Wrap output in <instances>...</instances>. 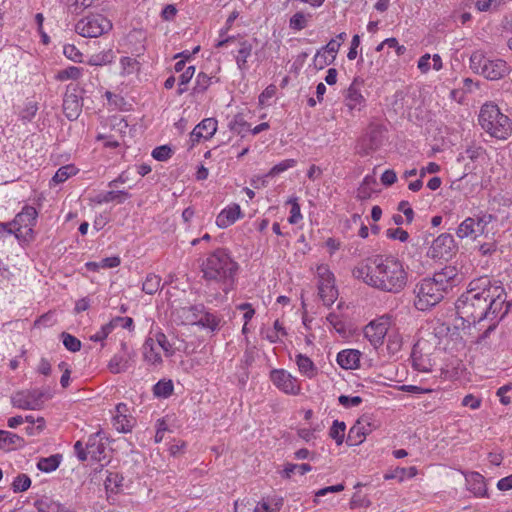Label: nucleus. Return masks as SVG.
Instances as JSON below:
<instances>
[{"mask_svg": "<svg viewBox=\"0 0 512 512\" xmlns=\"http://www.w3.org/2000/svg\"><path fill=\"white\" fill-rule=\"evenodd\" d=\"M122 352L115 354L109 361L108 368L113 374L127 371L133 362L134 353L128 351L126 343H121Z\"/></svg>", "mask_w": 512, "mask_h": 512, "instance_id": "nucleus-14", "label": "nucleus"}, {"mask_svg": "<svg viewBox=\"0 0 512 512\" xmlns=\"http://www.w3.org/2000/svg\"><path fill=\"white\" fill-rule=\"evenodd\" d=\"M508 72L506 62L500 59H489L481 71V75L490 80H497L502 78Z\"/></svg>", "mask_w": 512, "mask_h": 512, "instance_id": "nucleus-19", "label": "nucleus"}, {"mask_svg": "<svg viewBox=\"0 0 512 512\" xmlns=\"http://www.w3.org/2000/svg\"><path fill=\"white\" fill-rule=\"evenodd\" d=\"M38 212L33 206L25 205L11 222L16 237H19L21 229H26L25 234L32 236L33 227L36 225Z\"/></svg>", "mask_w": 512, "mask_h": 512, "instance_id": "nucleus-9", "label": "nucleus"}, {"mask_svg": "<svg viewBox=\"0 0 512 512\" xmlns=\"http://www.w3.org/2000/svg\"><path fill=\"white\" fill-rule=\"evenodd\" d=\"M398 210L405 215L407 223H411L413 221L414 211L410 207V204L408 201H405V200L401 201L398 204Z\"/></svg>", "mask_w": 512, "mask_h": 512, "instance_id": "nucleus-57", "label": "nucleus"}, {"mask_svg": "<svg viewBox=\"0 0 512 512\" xmlns=\"http://www.w3.org/2000/svg\"><path fill=\"white\" fill-rule=\"evenodd\" d=\"M172 149L168 145L158 146L152 151V157L157 161H167L172 156Z\"/></svg>", "mask_w": 512, "mask_h": 512, "instance_id": "nucleus-50", "label": "nucleus"}, {"mask_svg": "<svg viewBox=\"0 0 512 512\" xmlns=\"http://www.w3.org/2000/svg\"><path fill=\"white\" fill-rule=\"evenodd\" d=\"M112 58H113V56L110 51L103 53V54L102 53L95 54V55L91 56V58L89 60V64L95 65V66H102V65L111 63Z\"/></svg>", "mask_w": 512, "mask_h": 512, "instance_id": "nucleus-51", "label": "nucleus"}, {"mask_svg": "<svg viewBox=\"0 0 512 512\" xmlns=\"http://www.w3.org/2000/svg\"><path fill=\"white\" fill-rule=\"evenodd\" d=\"M103 438L104 433L102 430H99L96 433L90 435L86 443V449L88 450V453L91 455V458L95 460L99 459L100 455L105 451V445L102 443Z\"/></svg>", "mask_w": 512, "mask_h": 512, "instance_id": "nucleus-23", "label": "nucleus"}, {"mask_svg": "<svg viewBox=\"0 0 512 512\" xmlns=\"http://www.w3.org/2000/svg\"><path fill=\"white\" fill-rule=\"evenodd\" d=\"M312 470V467L307 464H287L283 470L282 476L285 478H290L291 475L297 471L299 474L304 475L305 473Z\"/></svg>", "mask_w": 512, "mask_h": 512, "instance_id": "nucleus-44", "label": "nucleus"}, {"mask_svg": "<svg viewBox=\"0 0 512 512\" xmlns=\"http://www.w3.org/2000/svg\"><path fill=\"white\" fill-rule=\"evenodd\" d=\"M83 69L76 66H70L66 69L60 70L57 75L56 79L60 81H65L68 79L77 80L82 75Z\"/></svg>", "mask_w": 512, "mask_h": 512, "instance_id": "nucleus-40", "label": "nucleus"}, {"mask_svg": "<svg viewBox=\"0 0 512 512\" xmlns=\"http://www.w3.org/2000/svg\"><path fill=\"white\" fill-rule=\"evenodd\" d=\"M489 58H487L483 51L477 50L470 56V68L473 72L480 74L484 69Z\"/></svg>", "mask_w": 512, "mask_h": 512, "instance_id": "nucleus-35", "label": "nucleus"}, {"mask_svg": "<svg viewBox=\"0 0 512 512\" xmlns=\"http://www.w3.org/2000/svg\"><path fill=\"white\" fill-rule=\"evenodd\" d=\"M160 284L161 278L158 275L150 273L146 276V279L142 284V291L146 294L153 295L159 290Z\"/></svg>", "mask_w": 512, "mask_h": 512, "instance_id": "nucleus-34", "label": "nucleus"}, {"mask_svg": "<svg viewBox=\"0 0 512 512\" xmlns=\"http://www.w3.org/2000/svg\"><path fill=\"white\" fill-rule=\"evenodd\" d=\"M178 319L185 325H196L199 316L204 313V305L196 304L187 307H181L175 311Z\"/></svg>", "mask_w": 512, "mask_h": 512, "instance_id": "nucleus-18", "label": "nucleus"}, {"mask_svg": "<svg viewBox=\"0 0 512 512\" xmlns=\"http://www.w3.org/2000/svg\"><path fill=\"white\" fill-rule=\"evenodd\" d=\"M512 390V383L506 384L498 388L496 394L500 398V402L503 405H509L511 403V398L506 396V393Z\"/></svg>", "mask_w": 512, "mask_h": 512, "instance_id": "nucleus-60", "label": "nucleus"}, {"mask_svg": "<svg viewBox=\"0 0 512 512\" xmlns=\"http://www.w3.org/2000/svg\"><path fill=\"white\" fill-rule=\"evenodd\" d=\"M316 272H317L319 281H326V280L334 279V275L329 270L327 265L321 264V265L317 266Z\"/></svg>", "mask_w": 512, "mask_h": 512, "instance_id": "nucleus-61", "label": "nucleus"}, {"mask_svg": "<svg viewBox=\"0 0 512 512\" xmlns=\"http://www.w3.org/2000/svg\"><path fill=\"white\" fill-rule=\"evenodd\" d=\"M112 29V23L101 14H92L79 20L75 26L76 32L87 38L100 37Z\"/></svg>", "mask_w": 512, "mask_h": 512, "instance_id": "nucleus-6", "label": "nucleus"}, {"mask_svg": "<svg viewBox=\"0 0 512 512\" xmlns=\"http://www.w3.org/2000/svg\"><path fill=\"white\" fill-rule=\"evenodd\" d=\"M217 120L215 118H205L197 124L190 133L191 147L201 139H210L217 131Z\"/></svg>", "mask_w": 512, "mask_h": 512, "instance_id": "nucleus-13", "label": "nucleus"}, {"mask_svg": "<svg viewBox=\"0 0 512 512\" xmlns=\"http://www.w3.org/2000/svg\"><path fill=\"white\" fill-rule=\"evenodd\" d=\"M338 402L345 408L356 407L362 403V398L360 396H348V395H340L338 397Z\"/></svg>", "mask_w": 512, "mask_h": 512, "instance_id": "nucleus-53", "label": "nucleus"}, {"mask_svg": "<svg viewBox=\"0 0 512 512\" xmlns=\"http://www.w3.org/2000/svg\"><path fill=\"white\" fill-rule=\"evenodd\" d=\"M326 320L338 334H340L341 336H345L347 334L346 325L341 320L339 315H337L336 313H329L326 317Z\"/></svg>", "mask_w": 512, "mask_h": 512, "instance_id": "nucleus-46", "label": "nucleus"}, {"mask_svg": "<svg viewBox=\"0 0 512 512\" xmlns=\"http://www.w3.org/2000/svg\"><path fill=\"white\" fill-rule=\"evenodd\" d=\"M360 352L354 349L342 350L337 355V363L344 369H356L359 367Z\"/></svg>", "mask_w": 512, "mask_h": 512, "instance_id": "nucleus-22", "label": "nucleus"}, {"mask_svg": "<svg viewBox=\"0 0 512 512\" xmlns=\"http://www.w3.org/2000/svg\"><path fill=\"white\" fill-rule=\"evenodd\" d=\"M120 196H124L125 198H129L130 194L125 192V191H123V190L108 191V192L101 193V194L97 195L95 197L94 201L96 203H98V204L108 203V202H112L113 200H115L116 198H118Z\"/></svg>", "mask_w": 512, "mask_h": 512, "instance_id": "nucleus-41", "label": "nucleus"}, {"mask_svg": "<svg viewBox=\"0 0 512 512\" xmlns=\"http://www.w3.org/2000/svg\"><path fill=\"white\" fill-rule=\"evenodd\" d=\"M296 364L299 371L308 378H312L317 373V368L315 367L313 361L306 355L297 354Z\"/></svg>", "mask_w": 512, "mask_h": 512, "instance_id": "nucleus-29", "label": "nucleus"}, {"mask_svg": "<svg viewBox=\"0 0 512 512\" xmlns=\"http://www.w3.org/2000/svg\"><path fill=\"white\" fill-rule=\"evenodd\" d=\"M384 140V129L380 125H371L363 139L365 145L364 153L368 155L370 152L377 150Z\"/></svg>", "mask_w": 512, "mask_h": 512, "instance_id": "nucleus-16", "label": "nucleus"}, {"mask_svg": "<svg viewBox=\"0 0 512 512\" xmlns=\"http://www.w3.org/2000/svg\"><path fill=\"white\" fill-rule=\"evenodd\" d=\"M76 173L75 167L72 165H66L60 167L52 178L55 184L65 182L71 175Z\"/></svg>", "mask_w": 512, "mask_h": 512, "instance_id": "nucleus-42", "label": "nucleus"}, {"mask_svg": "<svg viewBox=\"0 0 512 512\" xmlns=\"http://www.w3.org/2000/svg\"><path fill=\"white\" fill-rule=\"evenodd\" d=\"M38 108L36 104L29 103L25 109H23L20 113V118L23 121H31V119L35 116Z\"/></svg>", "mask_w": 512, "mask_h": 512, "instance_id": "nucleus-58", "label": "nucleus"}, {"mask_svg": "<svg viewBox=\"0 0 512 512\" xmlns=\"http://www.w3.org/2000/svg\"><path fill=\"white\" fill-rule=\"evenodd\" d=\"M289 203H291V211L288 221L290 224H296L302 219L300 205L298 204L297 199L289 200Z\"/></svg>", "mask_w": 512, "mask_h": 512, "instance_id": "nucleus-54", "label": "nucleus"}, {"mask_svg": "<svg viewBox=\"0 0 512 512\" xmlns=\"http://www.w3.org/2000/svg\"><path fill=\"white\" fill-rule=\"evenodd\" d=\"M118 414L113 417V426L119 432L127 433L132 429V421L123 415L122 412L126 410V405L120 403L116 407Z\"/></svg>", "mask_w": 512, "mask_h": 512, "instance_id": "nucleus-25", "label": "nucleus"}, {"mask_svg": "<svg viewBox=\"0 0 512 512\" xmlns=\"http://www.w3.org/2000/svg\"><path fill=\"white\" fill-rule=\"evenodd\" d=\"M229 128L234 133L243 135L250 130V124L247 123L242 117L236 116L232 121H230Z\"/></svg>", "mask_w": 512, "mask_h": 512, "instance_id": "nucleus-48", "label": "nucleus"}, {"mask_svg": "<svg viewBox=\"0 0 512 512\" xmlns=\"http://www.w3.org/2000/svg\"><path fill=\"white\" fill-rule=\"evenodd\" d=\"M478 121L483 130L498 140H507L512 135L511 119L492 102L482 105Z\"/></svg>", "mask_w": 512, "mask_h": 512, "instance_id": "nucleus-5", "label": "nucleus"}, {"mask_svg": "<svg viewBox=\"0 0 512 512\" xmlns=\"http://www.w3.org/2000/svg\"><path fill=\"white\" fill-rule=\"evenodd\" d=\"M511 304L502 283L488 276L473 279L456 302V311L463 328L488 321L478 342L495 330L498 323L508 314Z\"/></svg>", "mask_w": 512, "mask_h": 512, "instance_id": "nucleus-1", "label": "nucleus"}, {"mask_svg": "<svg viewBox=\"0 0 512 512\" xmlns=\"http://www.w3.org/2000/svg\"><path fill=\"white\" fill-rule=\"evenodd\" d=\"M397 181V175L394 170L388 169L381 175V183L385 186H391Z\"/></svg>", "mask_w": 512, "mask_h": 512, "instance_id": "nucleus-63", "label": "nucleus"}, {"mask_svg": "<svg viewBox=\"0 0 512 512\" xmlns=\"http://www.w3.org/2000/svg\"><path fill=\"white\" fill-rule=\"evenodd\" d=\"M297 164V161L295 159H286L278 164L274 165L269 172L266 174L267 177H275L286 170L295 167Z\"/></svg>", "mask_w": 512, "mask_h": 512, "instance_id": "nucleus-38", "label": "nucleus"}, {"mask_svg": "<svg viewBox=\"0 0 512 512\" xmlns=\"http://www.w3.org/2000/svg\"><path fill=\"white\" fill-rule=\"evenodd\" d=\"M50 397L49 392L38 389L20 391L12 396V404L14 407L24 410H37L41 408L44 399Z\"/></svg>", "mask_w": 512, "mask_h": 512, "instance_id": "nucleus-7", "label": "nucleus"}, {"mask_svg": "<svg viewBox=\"0 0 512 512\" xmlns=\"http://www.w3.org/2000/svg\"><path fill=\"white\" fill-rule=\"evenodd\" d=\"M412 365L413 368L420 372H430L432 371V363L431 360L422 354H418L415 350H413L412 355Z\"/></svg>", "mask_w": 512, "mask_h": 512, "instance_id": "nucleus-31", "label": "nucleus"}, {"mask_svg": "<svg viewBox=\"0 0 512 512\" xmlns=\"http://www.w3.org/2000/svg\"><path fill=\"white\" fill-rule=\"evenodd\" d=\"M387 331V321L374 320L365 326L364 335L374 347H378L383 344Z\"/></svg>", "mask_w": 512, "mask_h": 512, "instance_id": "nucleus-15", "label": "nucleus"}, {"mask_svg": "<svg viewBox=\"0 0 512 512\" xmlns=\"http://www.w3.org/2000/svg\"><path fill=\"white\" fill-rule=\"evenodd\" d=\"M31 479L27 474H19L12 482V489L15 493L24 492L29 489Z\"/></svg>", "mask_w": 512, "mask_h": 512, "instance_id": "nucleus-45", "label": "nucleus"}, {"mask_svg": "<svg viewBox=\"0 0 512 512\" xmlns=\"http://www.w3.org/2000/svg\"><path fill=\"white\" fill-rule=\"evenodd\" d=\"M270 379L278 389L286 394L297 395L300 392L297 379L284 369H273Z\"/></svg>", "mask_w": 512, "mask_h": 512, "instance_id": "nucleus-10", "label": "nucleus"}, {"mask_svg": "<svg viewBox=\"0 0 512 512\" xmlns=\"http://www.w3.org/2000/svg\"><path fill=\"white\" fill-rule=\"evenodd\" d=\"M457 247L451 234L443 233L433 240L427 256L433 259L448 260L455 253Z\"/></svg>", "mask_w": 512, "mask_h": 512, "instance_id": "nucleus-8", "label": "nucleus"}, {"mask_svg": "<svg viewBox=\"0 0 512 512\" xmlns=\"http://www.w3.org/2000/svg\"><path fill=\"white\" fill-rule=\"evenodd\" d=\"M456 235L460 239H464L467 237L476 238L475 234V223L473 217H468L458 226L456 230Z\"/></svg>", "mask_w": 512, "mask_h": 512, "instance_id": "nucleus-32", "label": "nucleus"}, {"mask_svg": "<svg viewBox=\"0 0 512 512\" xmlns=\"http://www.w3.org/2000/svg\"><path fill=\"white\" fill-rule=\"evenodd\" d=\"M221 319L213 313L206 311L204 307V313L199 316V319L196 323L197 326L208 328L210 331L214 332L219 330Z\"/></svg>", "mask_w": 512, "mask_h": 512, "instance_id": "nucleus-28", "label": "nucleus"}, {"mask_svg": "<svg viewBox=\"0 0 512 512\" xmlns=\"http://www.w3.org/2000/svg\"><path fill=\"white\" fill-rule=\"evenodd\" d=\"M386 235L388 238L399 240L400 242H406L409 238L408 232L402 228L388 229Z\"/></svg>", "mask_w": 512, "mask_h": 512, "instance_id": "nucleus-55", "label": "nucleus"}, {"mask_svg": "<svg viewBox=\"0 0 512 512\" xmlns=\"http://www.w3.org/2000/svg\"><path fill=\"white\" fill-rule=\"evenodd\" d=\"M195 74V66H188L179 77V86L187 85Z\"/></svg>", "mask_w": 512, "mask_h": 512, "instance_id": "nucleus-62", "label": "nucleus"}, {"mask_svg": "<svg viewBox=\"0 0 512 512\" xmlns=\"http://www.w3.org/2000/svg\"><path fill=\"white\" fill-rule=\"evenodd\" d=\"M469 490L476 496L483 497L486 495L487 488L485 478L479 473H472L467 479Z\"/></svg>", "mask_w": 512, "mask_h": 512, "instance_id": "nucleus-27", "label": "nucleus"}, {"mask_svg": "<svg viewBox=\"0 0 512 512\" xmlns=\"http://www.w3.org/2000/svg\"><path fill=\"white\" fill-rule=\"evenodd\" d=\"M352 275L365 284L389 293L401 292L407 284V272L398 259L376 255L352 270Z\"/></svg>", "mask_w": 512, "mask_h": 512, "instance_id": "nucleus-2", "label": "nucleus"}, {"mask_svg": "<svg viewBox=\"0 0 512 512\" xmlns=\"http://www.w3.org/2000/svg\"><path fill=\"white\" fill-rule=\"evenodd\" d=\"M335 279L318 281V294L327 306H331L338 297V290L334 285Z\"/></svg>", "mask_w": 512, "mask_h": 512, "instance_id": "nucleus-21", "label": "nucleus"}, {"mask_svg": "<svg viewBox=\"0 0 512 512\" xmlns=\"http://www.w3.org/2000/svg\"><path fill=\"white\" fill-rule=\"evenodd\" d=\"M82 100L75 93H65L63 98V112L69 120H76L82 110Z\"/></svg>", "mask_w": 512, "mask_h": 512, "instance_id": "nucleus-17", "label": "nucleus"}, {"mask_svg": "<svg viewBox=\"0 0 512 512\" xmlns=\"http://www.w3.org/2000/svg\"><path fill=\"white\" fill-rule=\"evenodd\" d=\"M458 271L454 266H445L433 277L422 279L415 287V307L420 311L428 310L438 304L444 296L456 286Z\"/></svg>", "mask_w": 512, "mask_h": 512, "instance_id": "nucleus-4", "label": "nucleus"}, {"mask_svg": "<svg viewBox=\"0 0 512 512\" xmlns=\"http://www.w3.org/2000/svg\"><path fill=\"white\" fill-rule=\"evenodd\" d=\"M61 338L63 340V345L65 348L71 352H77L81 349V341L75 336L63 332L61 334Z\"/></svg>", "mask_w": 512, "mask_h": 512, "instance_id": "nucleus-49", "label": "nucleus"}, {"mask_svg": "<svg viewBox=\"0 0 512 512\" xmlns=\"http://www.w3.org/2000/svg\"><path fill=\"white\" fill-rule=\"evenodd\" d=\"M38 512H71L69 508L52 500L49 497H43L35 502Z\"/></svg>", "mask_w": 512, "mask_h": 512, "instance_id": "nucleus-24", "label": "nucleus"}, {"mask_svg": "<svg viewBox=\"0 0 512 512\" xmlns=\"http://www.w3.org/2000/svg\"><path fill=\"white\" fill-rule=\"evenodd\" d=\"M252 44L248 41H241L235 56L236 64L241 71L247 70V59L251 56Z\"/></svg>", "mask_w": 512, "mask_h": 512, "instance_id": "nucleus-26", "label": "nucleus"}, {"mask_svg": "<svg viewBox=\"0 0 512 512\" xmlns=\"http://www.w3.org/2000/svg\"><path fill=\"white\" fill-rule=\"evenodd\" d=\"M341 47V42L337 39H331L325 46L321 49L324 50L328 55L334 57L336 59V55Z\"/></svg>", "mask_w": 512, "mask_h": 512, "instance_id": "nucleus-56", "label": "nucleus"}, {"mask_svg": "<svg viewBox=\"0 0 512 512\" xmlns=\"http://www.w3.org/2000/svg\"><path fill=\"white\" fill-rule=\"evenodd\" d=\"M335 61V58L328 55L324 50L319 49L313 59L314 66L317 69H323L326 66L332 64Z\"/></svg>", "mask_w": 512, "mask_h": 512, "instance_id": "nucleus-43", "label": "nucleus"}, {"mask_svg": "<svg viewBox=\"0 0 512 512\" xmlns=\"http://www.w3.org/2000/svg\"><path fill=\"white\" fill-rule=\"evenodd\" d=\"M364 81L356 77L348 87L345 93V105L349 108V110H360L365 106L366 100L361 93V87L363 86Z\"/></svg>", "mask_w": 512, "mask_h": 512, "instance_id": "nucleus-12", "label": "nucleus"}, {"mask_svg": "<svg viewBox=\"0 0 512 512\" xmlns=\"http://www.w3.org/2000/svg\"><path fill=\"white\" fill-rule=\"evenodd\" d=\"M276 93V87L274 85H269L265 88V90L259 95V103L260 105H266L267 101L271 99Z\"/></svg>", "mask_w": 512, "mask_h": 512, "instance_id": "nucleus-64", "label": "nucleus"}, {"mask_svg": "<svg viewBox=\"0 0 512 512\" xmlns=\"http://www.w3.org/2000/svg\"><path fill=\"white\" fill-rule=\"evenodd\" d=\"M63 53L64 55L74 61V62H81V57H82V53L80 52V50L72 45V44H67V45H64L63 47Z\"/></svg>", "mask_w": 512, "mask_h": 512, "instance_id": "nucleus-52", "label": "nucleus"}, {"mask_svg": "<svg viewBox=\"0 0 512 512\" xmlns=\"http://www.w3.org/2000/svg\"><path fill=\"white\" fill-rule=\"evenodd\" d=\"M212 78L205 73H199L196 77L195 85L193 87V94H203L211 85Z\"/></svg>", "mask_w": 512, "mask_h": 512, "instance_id": "nucleus-39", "label": "nucleus"}, {"mask_svg": "<svg viewBox=\"0 0 512 512\" xmlns=\"http://www.w3.org/2000/svg\"><path fill=\"white\" fill-rule=\"evenodd\" d=\"M346 425L342 421L334 420L329 431V436L335 440L337 445H341L345 436Z\"/></svg>", "mask_w": 512, "mask_h": 512, "instance_id": "nucleus-36", "label": "nucleus"}, {"mask_svg": "<svg viewBox=\"0 0 512 512\" xmlns=\"http://www.w3.org/2000/svg\"><path fill=\"white\" fill-rule=\"evenodd\" d=\"M241 217V209L238 204H234L223 209L216 218V225L219 228H227L233 223L236 222L237 219Z\"/></svg>", "mask_w": 512, "mask_h": 512, "instance_id": "nucleus-20", "label": "nucleus"}, {"mask_svg": "<svg viewBox=\"0 0 512 512\" xmlns=\"http://www.w3.org/2000/svg\"><path fill=\"white\" fill-rule=\"evenodd\" d=\"M374 428L375 426L371 423L368 417L363 416L359 418L348 432V445L355 446L361 444L365 437L369 435Z\"/></svg>", "mask_w": 512, "mask_h": 512, "instance_id": "nucleus-11", "label": "nucleus"}, {"mask_svg": "<svg viewBox=\"0 0 512 512\" xmlns=\"http://www.w3.org/2000/svg\"><path fill=\"white\" fill-rule=\"evenodd\" d=\"M239 265L226 249L218 248L201 265L209 302L223 301L234 289Z\"/></svg>", "mask_w": 512, "mask_h": 512, "instance_id": "nucleus-3", "label": "nucleus"}, {"mask_svg": "<svg viewBox=\"0 0 512 512\" xmlns=\"http://www.w3.org/2000/svg\"><path fill=\"white\" fill-rule=\"evenodd\" d=\"M312 17L311 14H305L303 12H296L289 20V27L295 31H301L307 27L309 19Z\"/></svg>", "mask_w": 512, "mask_h": 512, "instance_id": "nucleus-33", "label": "nucleus"}, {"mask_svg": "<svg viewBox=\"0 0 512 512\" xmlns=\"http://www.w3.org/2000/svg\"><path fill=\"white\" fill-rule=\"evenodd\" d=\"M144 347H145L144 357L148 362H150L152 364H157L162 361L160 354L156 353L154 351L153 339H151V338L147 339Z\"/></svg>", "mask_w": 512, "mask_h": 512, "instance_id": "nucleus-47", "label": "nucleus"}, {"mask_svg": "<svg viewBox=\"0 0 512 512\" xmlns=\"http://www.w3.org/2000/svg\"><path fill=\"white\" fill-rule=\"evenodd\" d=\"M62 460V456L60 454H54L46 458H41L37 463V468L46 473H50L55 471Z\"/></svg>", "mask_w": 512, "mask_h": 512, "instance_id": "nucleus-30", "label": "nucleus"}, {"mask_svg": "<svg viewBox=\"0 0 512 512\" xmlns=\"http://www.w3.org/2000/svg\"><path fill=\"white\" fill-rule=\"evenodd\" d=\"M122 481H123V477L119 476L116 473L115 474L111 473L105 481L106 488L113 491L114 488H119L122 485V483H121Z\"/></svg>", "mask_w": 512, "mask_h": 512, "instance_id": "nucleus-59", "label": "nucleus"}, {"mask_svg": "<svg viewBox=\"0 0 512 512\" xmlns=\"http://www.w3.org/2000/svg\"><path fill=\"white\" fill-rule=\"evenodd\" d=\"M173 383L171 380L158 381L153 387V393L157 397L167 398L173 393Z\"/></svg>", "mask_w": 512, "mask_h": 512, "instance_id": "nucleus-37", "label": "nucleus"}]
</instances>
